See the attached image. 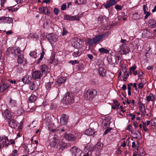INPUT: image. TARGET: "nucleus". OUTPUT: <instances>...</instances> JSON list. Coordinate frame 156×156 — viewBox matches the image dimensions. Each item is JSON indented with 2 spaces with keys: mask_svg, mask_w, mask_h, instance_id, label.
<instances>
[{
  "mask_svg": "<svg viewBox=\"0 0 156 156\" xmlns=\"http://www.w3.org/2000/svg\"><path fill=\"white\" fill-rule=\"evenodd\" d=\"M82 16V15H77L74 16H71L72 20L79 21L80 20V18Z\"/></svg>",
  "mask_w": 156,
  "mask_h": 156,
  "instance_id": "nucleus-30",
  "label": "nucleus"
},
{
  "mask_svg": "<svg viewBox=\"0 0 156 156\" xmlns=\"http://www.w3.org/2000/svg\"><path fill=\"white\" fill-rule=\"evenodd\" d=\"M17 154V151L16 150L14 149L10 154L9 156H16Z\"/></svg>",
  "mask_w": 156,
  "mask_h": 156,
  "instance_id": "nucleus-43",
  "label": "nucleus"
},
{
  "mask_svg": "<svg viewBox=\"0 0 156 156\" xmlns=\"http://www.w3.org/2000/svg\"><path fill=\"white\" fill-rule=\"evenodd\" d=\"M73 94L71 92L65 94L63 97L62 102L64 104L68 105L74 102Z\"/></svg>",
  "mask_w": 156,
  "mask_h": 156,
  "instance_id": "nucleus-2",
  "label": "nucleus"
},
{
  "mask_svg": "<svg viewBox=\"0 0 156 156\" xmlns=\"http://www.w3.org/2000/svg\"><path fill=\"white\" fill-rule=\"evenodd\" d=\"M75 41H74L75 43V44L74 45V46H76L77 47H80L82 46V45L83 44V41L82 40H75Z\"/></svg>",
  "mask_w": 156,
  "mask_h": 156,
  "instance_id": "nucleus-27",
  "label": "nucleus"
},
{
  "mask_svg": "<svg viewBox=\"0 0 156 156\" xmlns=\"http://www.w3.org/2000/svg\"><path fill=\"white\" fill-rule=\"evenodd\" d=\"M66 78L65 77H61L58 78L57 81V83L58 85L64 83L65 82Z\"/></svg>",
  "mask_w": 156,
  "mask_h": 156,
  "instance_id": "nucleus-25",
  "label": "nucleus"
},
{
  "mask_svg": "<svg viewBox=\"0 0 156 156\" xmlns=\"http://www.w3.org/2000/svg\"><path fill=\"white\" fill-rule=\"evenodd\" d=\"M12 48L9 47L7 49V54L8 55L10 54H12Z\"/></svg>",
  "mask_w": 156,
  "mask_h": 156,
  "instance_id": "nucleus-54",
  "label": "nucleus"
},
{
  "mask_svg": "<svg viewBox=\"0 0 156 156\" xmlns=\"http://www.w3.org/2000/svg\"><path fill=\"white\" fill-rule=\"evenodd\" d=\"M52 83L51 82H48L46 84L45 87L47 90H50V89Z\"/></svg>",
  "mask_w": 156,
  "mask_h": 156,
  "instance_id": "nucleus-40",
  "label": "nucleus"
},
{
  "mask_svg": "<svg viewBox=\"0 0 156 156\" xmlns=\"http://www.w3.org/2000/svg\"><path fill=\"white\" fill-rule=\"evenodd\" d=\"M30 88L31 90H36L38 89L36 82H30Z\"/></svg>",
  "mask_w": 156,
  "mask_h": 156,
  "instance_id": "nucleus-19",
  "label": "nucleus"
},
{
  "mask_svg": "<svg viewBox=\"0 0 156 156\" xmlns=\"http://www.w3.org/2000/svg\"><path fill=\"white\" fill-rule=\"evenodd\" d=\"M136 68V65L133 66L129 68L130 73L133 74L134 75H136L137 74V72L135 70Z\"/></svg>",
  "mask_w": 156,
  "mask_h": 156,
  "instance_id": "nucleus-26",
  "label": "nucleus"
},
{
  "mask_svg": "<svg viewBox=\"0 0 156 156\" xmlns=\"http://www.w3.org/2000/svg\"><path fill=\"white\" fill-rule=\"evenodd\" d=\"M113 103L115 105L118 107L120 105V104L119 103L117 100H113Z\"/></svg>",
  "mask_w": 156,
  "mask_h": 156,
  "instance_id": "nucleus-49",
  "label": "nucleus"
},
{
  "mask_svg": "<svg viewBox=\"0 0 156 156\" xmlns=\"http://www.w3.org/2000/svg\"><path fill=\"white\" fill-rule=\"evenodd\" d=\"M148 25L151 28L156 27V21L152 19H150L148 21Z\"/></svg>",
  "mask_w": 156,
  "mask_h": 156,
  "instance_id": "nucleus-18",
  "label": "nucleus"
},
{
  "mask_svg": "<svg viewBox=\"0 0 156 156\" xmlns=\"http://www.w3.org/2000/svg\"><path fill=\"white\" fill-rule=\"evenodd\" d=\"M72 155L73 156H80L81 153V151L79 149L73 147Z\"/></svg>",
  "mask_w": 156,
  "mask_h": 156,
  "instance_id": "nucleus-11",
  "label": "nucleus"
},
{
  "mask_svg": "<svg viewBox=\"0 0 156 156\" xmlns=\"http://www.w3.org/2000/svg\"><path fill=\"white\" fill-rule=\"evenodd\" d=\"M67 33H68V31L66 30V29H65V27H63L62 35H65L67 34Z\"/></svg>",
  "mask_w": 156,
  "mask_h": 156,
  "instance_id": "nucleus-59",
  "label": "nucleus"
},
{
  "mask_svg": "<svg viewBox=\"0 0 156 156\" xmlns=\"http://www.w3.org/2000/svg\"><path fill=\"white\" fill-rule=\"evenodd\" d=\"M139 108L142 114L145 115L146 114V110L145 108L144 104L142 102H139Z\"/></svg>",
  "mask_w": 156,
  "mask_h": 156,
  "instance_id": "nucleus-16",
  "label": "nucleus"
},
{
  "mask_svg": "<svg viewBox=\"0 0 156 156\" xmlns=\"http://www.w3.org/2000/svg\"><path fill=\"white\" fill-rule=\"evenodd\" d=\"M81 52L80 51V50L78 48H75L72 54V55L74 57H77L79 56L81 54Z\"/></svg>",
  "mask_w": 156,
  "mask_h": 156,
  "instance_id": "nucleus-17",
  "label": "nucleus"
},
{
  "mask_svg": "<svg viewBox=\"0 0 156 156\" xmlns=\"http://www.w3.org/2000/svg\"><path fill=\"white\" fill-rule=\"evenodd\" d=\"M97 94V91L95 89H90L85 91L84 94L85 98L89 100H91Z\"/></svg>",
  "mask_w": 156,
  "mask_h": 156,
  "instance_id": "nucleus-3",
  "label": "nucleus"
},
{
  "mask_svg": "<svg viewBox=\"0 0 156 156\" xmlns=\"http://www.w3.org/2000/svg\"><path fill=\"white\" fill-rule=\"evenodd\" d=\"M143 9L144 10V13L147 12L148 10V9L146 5H144L143 6Z\"/></svg>",
  "mask_w": 156,
  "mask_h": 156,
  "instance_id": "nucleus-56",
  "label": "nucleus"
},
{
  "mask_svg": "<svg viewBox=\"0 0 156 156\" xmlns=\"http://www.w3.org/2000/svg\"><path fill=\"white\" fill-rule=\"evenodd\" d=\"M98 73L99 75L102 77H104L106 76V70L103 68H100L98 70Z\"/></svg>",
  "mask_w": 156,
  "mask_h": 156,
  "instance_id": "nucleus-20",
  "label": "nucleus"
},
{
  "mask_svg": "<svg viewBox=\"0 0 156 156\" xmlns=\"http://www.w3.org/2000/svg\"><path fill=\"white\" fill-rule=\"evenodd\" d=\"M132 147L133 148H134L135 149H137L139 147L138 142L137 141L133 142L132 143Z\"/></svg>",
  "mask_w": 156,
  "mask_h": 156,
  "instance_id": "nucleus-31",
  "label": "nucleus"
},
{
  "mask_svg": "<svg viewBox=\"0 0 156 156\" xmlns=\"http://www.w3.org/2000/svg\"><path fill=\"white\" fill-rule=\"evenodd\" d=\"M15 50L16 52V54H19L21 53V51L20 50L19 47H15Z\"/></svg>",
  "mask_w": 156,
  "mask_h": 156,
  "instance_id": "nucleus-53",
  "label": "nucleus"
},
{
  "mask_svg": "<svg viewBox=\"0 0 156 156\" xmlns=\"http://www.w3.org/2000/svg\"><path fill=\"white\" fill-rule=\"evenodd\" d=\"M45 54V52L44 51H42L41 53V55L40 57L38 59V63H39L40 61L42 60V58H43L44 56V55Z\"/></svg>",
  "mask_w": 156,
  "mask_h": 156,
  "instance_id": "nucleus-41",
  "label": "nucleus"
},
{
  "mask_svg": "<svg viewBox=\"0 0 156 156\" xmlns=\"http://www.w3.org/2000/svg\"><path fill=\"white\" fill-rule=\"evenodd\" d=\"M155 96L152 93H151L146 97V100L148 102L153 101L154 100Z\"/></svg>",
  "mask_w": 156,
  "mask_h": 156,
  "instance_id": "nucleus-23",
  "label": "nucleus"
},
{
  "mask_svg": "<svg viewBox=\"0 0 156 156\" xmlns=\"http://www.w3.org/2000/svg\"><path fill=\"white\" fill-rule=\"evenodd\" d=\"M28 80V78L27 75L25 76L22 79V81L24 83H26Z\"/></svg>",
  "mask_w": 156,
  "mask_h": 156,
  "instance_id": "nucleus-46",
  "label": "nucleus"
},
{
  "mask_svg": "<svg viewBox=\"0 0 156 156\" xmlns=\"http://www.w3.org/2000/svg\"><path fill=\"white\" fill-rule=\"evenodd\" d=\"M81 134L80 133L76 134L75 136L72 134H66L64 136V138L68 141H74L77 139L81 138Z\"/></svg>",
  "mask_w": 156,
  "mask_h": 156,
  "instance_id": "nucleus-4",
  "label": "nucleus"
},
{
  "mask_svg": "<svg viewBox=\"0 0 156 156\" xmlns=\"http://www.w3.org/2000/svg\"><path fill=\"white\" fill-rule=\"evenodd\" d=\"M37 53L35 51L31 52L30 53V56L34 58H36L37 57Z\"/></svg>",
  "mask_w": 156,
  "mask_h": 156,
  "instance_id": "nucleus-36",
  "label": "nucleus"
},
{
  "mask_svg": "<svg viewBox=\"0 0 156 156\" xmlns=\"http://www.w3.org/2000/svg\"><path fill=\"white\" fill-rule=\"evenodd\" d=\"M28 38H38V37L36 35V34H30L28 36Z\"/></svg>",
  "mask_w": 156,
  "mask_h": 156,
  "instance_id": "nucleus-37",
  "label": "nucleus"
},
{
  "mask_svg": "<svg viewBox=\"0 0 156 156\" xmlns=\"http://www.w3.org/2000/svg\"><path fill=\"white\" fill-rule=\"evenodd\" d=\"M64 18L65 20L72 21L71 16L66 15L64 16Z\"/></svg>",
  "mask_w": 156,
  "mask_h": 156,
  "instance_id": "nucleus-45",
  "label": "nucleus"
},
{
  "mask_svg": "<svg viewBox=\"0 0 156 156\" xmlns=\"http://www.w3.org/2000/svg\"><path fill=\"white\" fill-rule=\"evenodd\" d=\"M95 133V131L94 129L90 128L87 129L85 132V134L88 136H93Z\"/></svg>",
  "mask_w": 156,
  "mask_h": 156,
  "instance_id": "nucleus-21",
  "label": "nucleus"
},
{
  "mask_svg": "<svg viewBox=\"0 0 156 156\" xmlns=\"http://www.w3.org/2000/svg\"><path fill=\"white\" fill-rule=\"evenodd\" d=\"M50 13L48 11V8L46 7H43V11L42 12V14H49Z\"/></svg>",
  "mask_w": 156,
  "mask_h": 156,
  "instance_id": "nucleus-35",
  "label": "nucleus"
},
{
  "mask_svg": "<svg viewBox=\"0 0 156 156\" xmlns=\"http://www.w3.org/2000/svg\"><path fill=\"white\" fill-rule=\"evenodd\" d=\"M9 86V85L7 83H5L1 85L0 87V90L1 92H3L6 90Z\"/></svg>",
  "mask_w": 156,
  "mask_h": 156,
  "instance_id": "nucleus-24",
  "label": "nucleus"
},
{
  "mask_svg": "<svg viewBox=\"0 0 156 156\" xmlns=\"http://www.w3.org/2000/svg\"><path fill=\"white\" fill-rule=\"evenodd\" d=\"M144 13L145 15L144 17L145 19H147L150 15V12L148 11L144 12Z\"/></svg>",
  "mask_w": 156,
  "mask_h": 156,
  "instance_id": "nucleus-47",
  "label": "nucleus"
},
{
  "mask_svg": "<svg viewBox=\"0 0 156 156\" xmlns=\"http://www.w3.org/2000/svg\"><path fill=\"white\" fill-rule=\"evenodd\" d=\"M66 4H63L61 6V10H65L66 8Z\"/></svg>",
  "mask_w": 156,
  "mask_h": 156,
  "instance_id": "nucleus-62",
  "label": "nucleus"
},
{
  "mask_svg": "<svg viewBox=\"0 0 156 156\" xmlns=\"http://www.w3.org/2000/svg\"><path fill=\"white\" fill-rule=\"evenodd\" d=\"M18 124L17 122L14 119H12L8 122L9 126L12 128L15 129L17 127Z\"/></svg>",
  "mask_w": 156,
  "mask_h": 156,
  "instance_id": "nucleus-12",
  "label": "nucleus"
},
{
  "mask_svg": "<svg viewBox=\"0 0 156 156\" xmlns=\"http://www.w3.org/2000/svg\"><path fill=\"white\" fill-rule=\"evenodd\" d=\"M150 121H147L145 123H143V126L147 127L150 124Z\"/></svg>",
  "mask_w": 156,
  "mask_h": 156,
  "instance_id": "nucleus-55",
  "label": "nucleus"
},
{
  "mask_svg": "<svg viewBox=\"0 0 156 156\" xmlns=\"http://www.w3.org/2000/svg\"><path fill=\"white\" fill-rule=\"evenodd\" d=\"M115 8L117 10H121L122 9V7L118 5H116L115 6Z\"/></svg>",
  "mask_w": 156,
  "mask_h": 156,
  "instance_id": "nucleus-50",
  "label": "nucleus"
},
{
  "mask_svg": "<svg viewBox=\"0 0 156 156\" xmlns=\"http://www.w3.org/2000/svg\"><path fill=\"white\" fill-rule=\"evenodd\" d=\"M69 63H71L72 65H75V64H78V62H77L76 60H71V61H70L69 62Z\"/></svg>",
  "mask_w": 156,
  "mask_h": 156,
  "instance_id": "nucleus-52",
  "label": "nucleus"
},
{
  "mask_svg": "<svg viewBox=\"0 0 156 156\" xmlns=\"http://www.w3.org/2000/svg\"><path fill=\"white\" fill-rule=\"evenodd\" d=\"M98 20L100 21L101 24H102L103 23V16H100L98 18Z\"/></svg>",
  "mask_w": 156,
  "mask_h": 156,
  "instance_id": "nucleus-51",
  "label": "nucleus"
},
{
  "mask_svg": "<svg viewBox=\"0 0 156 156\" xmlns=\"http://www.w3.org/2000/svg\"><path fill=\"white\" fill-rule=\"evenodd\" d=\"M146 80L144 78H142V82L139 83L138 84V88H139L142 89L144 86V85L145 83Z\"/></svg>",
  "mask_w": 156,
  "mask_h": 156,
  "instance_id": "nucleus-29",
  "label": "nucleus"
},
{
  "mask_svg": "<svg viewBox=\"0 0 156 156\" xmlns=\"http://www.w3.org/2000/svg\"><path fill=\"white\" fill-rule=\"evenodd\" d=\"M54 11L55 15H57L58 14L59 11L58 8H55L54 9Z\"/></svg>",
  "mask_w": 156,
  "mask_h": 156,
  "instance_id": "nucleus-58",
  "label": "nucleus"
},
{
  "mask_svg": "<svg viewBox=\"0 0 156 156\" xmlns=\"http://www.w3.org/2000/svg\"><path fill=\"white\" fill-rule=\"evenodd\" d=\"M132 126L131 125H129L127 127L126 129L132 132Z\"/></svg>",
  "mask_w": 156,
  "mask_h": 156,
  "instance_id": "nucleus-63",
  "label": "nucleus"
},
{
  "mask_svg": "<svg viewBox=\"0 0 156 156\" xmlns=\"http://www.w3.org/2000/svg\"><path fill=\"white\" fill-rule=\"evenodd\" d=\"M98 51L101 53L107 54L109 52V51L108 50L104 48H99Z\"/></svg>",
  "mask_w": 156,
  "mask_h": 156,
  "instance_id": "nucleus-33",
  "label": "nucleus"
},
{
  "mask_svg": "<svg viewBox=\"0 0 156 156\" xmlns=\"http://www.w3.org/2000/svg\"><path fill=\"white\" fill-rule=\"evenodd\" d=\"M12 54L15 55L16 54V52L15 50V47L12 48Z\"/></svg>",
  "mask_w": 156,
  "mask_h": 156,
  "instance_id": "nucleus-61",
  "label": "nucleus"
},
{
  "mask_svg": "<svg viewBox=\"0 0 156 156\" xmlns=\"http://www.w3.org/2000/svg\"><path fill=\"white\" fill-rule=\"evenodd\" d=\"M40 69L42 72V74L46 73L49 72V68L47 65L44 64L40 67Z\"/></svg>",
  "mask_w": 156,
  "mask_h": 156,
  "instance_id": "nucleus-15",
  "label": "nucleus"
},
{
  "mask_svg": "<svg viewBox=\"0 0 156 156\" xmlns=\"http://www.w3.org/2000/svg\"><path fill=\"white\" fill-rule=\"evenodd\" d=\"M52 147L56 146L59 151H62L66 147V144L60 141L59 136L55 134L53 138V141L51 143Z\"/></svg>",
  "mask_w": 156,
  "mask_h": 156,
  "instance_id": "nucleus-1",
  "label": "nucleus"
},
{
  "mask_svg": "<svg viewBox=\"0 0 156 156\" xmlns=\"http://www.w3.org/2000/svg\"><path fill=\"white\" fill-rule=\"evenodd\" d=\"M48 41L50 42L52 45L55 42H56V40H48Z\"/></svg>",
  "mask_w": 156,
  "mask_h": 156,
  "instance_id": "nucleus-60",
  "label": "nucleus"
},
{
  "mask_svg": "<svg viewBox=\"0 0 156 156\" xmlns=\"http://www.w3.org/2000/svg\"><path fill=\"white\" fill-rule=\"evenodd\" d=\"M24 60V58L23 56L21 55H18L17 61L19 64H21Z\"/></svg>",
  "mask_w": 156,
  "mask_h": 156,
  "instance_id": "nucleus-32",
  "label": "nucleus"
},
{
  "mask_svg": "<svg viewBox=\"0 0 156 156\" xmlns=\"http://www.w3.org/2000/svg\"><path fill=\"white\" fill-rule=\"evenodd\" d=\"M0 141L2 142L3 147H7L9 145V141L7 136H3L0 137Z\"/></svg>",
  "mask_w": 156,
  "mask_h": 156,
  "instance_id": "nucleus-5",
  "label": "nucleus"
},
{
  "mask_svg": "<svg viewBox=\"0 0 156 156\" xmlns=\"http://www.w3.org/2000/svg\"><path fill=\"white\" fill-rule=\"evenodd\" d=\"M37 99V97L35 95L32 94L28 98V101L30 103L34 102Z\"/></svg>",
  "mask_w": 156,
  "mask_h": 156,
  "instance_id": "nucleus-28",
  "label": "nucleus"
},
{
  "mask_svg": "<svg viewBox=\"0 0 156 156\" xmlns=\"http://www.w3.org/2000/svg\"><path fill=\"white\" fill-rule=\"evenodd\" d=\"M96 41H94V40H88L87 43L90 45H92Z\"/></svg>",
  "mask_w": 156,
  "mask_h": 156,
  "instance_id": "nucleus-44",
  "label": "nucleus"
},
{
  "mask_svg": "<svg viewBox=\"0 0 156 156\" xmlns=\"http://www.w3.org/2000/svg\"><path fill=\"white\" fill-rule=\"evenodd\" d=\"M133 18L135 20L138 19L139 18V16L138 15L137 12H135V13L133 14L132 16Z\"/></svg>",
  "mask_w": 156,
  "mask_h": 156,
  "instance_id": "nucleus-39",
  "label": "nucleus"
},
{
  "mask_svg": "<svg viewBox=\"0 0 156 156\" xmlns=\"http://www.w3.org/2000/svg\"><path fill=\"white\" fill-rule=\"evenodd\" d=\"M112 128H107L105 131L104 133V135L106 134L108 132H109L111 130H112Z\"/></svg>",
  "mask_w": 156,
  "mask_h": 156,
  "instance_id": "nucleus-57",
  "label": "nucleus"
},
{
  "mask_svg": "<svg viewBox=\"0 0 156 156\" xmlns=\"http://www.w3.org/2000/svg\"><path fill=\"white\" fill-rule=\"evenodd\" d=\"M103 146V144H102L100 143H98L95 146V147L97 148V150L101 149Z\"/></svg>",
  "mask_w": 156,
  "mask_h": 156,
  "instance_id": "nucleus-42",
  "label": "nucleus"
},
{
  "mask_svg": "<svg viewBox=\"0 0 156 156\" xmlns=\"http://www.w3.org/2000/svg\"><path fill=\"white\" fill-rule=\"evenodd\" d=\"M68 116L67 115L63 114L61 116L60 122L62 125H66L67 123L68 120Z\"/></svg>",
  "mask_w": 156,
  "mask_h": 156,
  "instance_id": "nucleus-8",
  "label": "nucleus"
},
{
  "mask_svg": "<svg viewBox=\"0 0 156 156\" xmlns=\"http://www.w3.org/2000/svg\"><path fill=\"white\" fill-rule=\"evenodd\" d=\"M13 21L12 18L9 17L2 16L0 18V23H10Z\"/></svg>",
  "mask_w": 156,
  "mask_h": 156,
  "instance_id": "nucleus-6",
  "label": "nucleus"
},
{
  "mask_svg": "<svg viewBox=\"0 0 156 156\" xmlns=\"http://www.w3.org/2000/svg\"><path fill=\"white\" fill-rule=\"evenodd\" d=\"M54 58H49L48 60V61L49 64H51L54 62H53Z\"/></svg>",
  "mask_w": 156,
  "mask_h": 156,
  "instance_id": "nucleus-64",
  "label": "nucleus"
},
{
  "mask_svg": "<svg viewBox=\"0 0 156 156\" xmlns=\"http://www.w3.org/2000/svg\"><path fill=\"white\" fill-rule=\"evenodd\" d=\"M86 2V0H76L75 1V2L76 4L79 5L85 4Z\"/></svg>",
  "mask_w": 156,
  "mask_h": 156,
  "instance_id": "nucleus-34",
  "label": "nucleus"
},
{
  "mask_svg": "<svg viewBox=\"0 0 156 156\" xmlns=\"http://www.w3.org/2000/svg\"><path fill=\"white\" fill-rule=\"evenodd\" d=\"M8 104L9 107L10 108L16 107L17 105L16 101L12 99L11 97H9L8 98Z\"/></svg>",
  "mask_w": 156,
  "mask_h": 156,
  "instance_id": "nucleus-9",
  "label": "nucleus"
},
{
  "mask_svg": "<svg viewBox=\"0 0 156 156\" xmlns=\"http://www.w3.org/2000/svg\"><path fill=\"white\" fill-rule=\"evenodd\" d=\"M115 0H109L107 3L104 5V6L106 9L109 8L117 3Z\"/></svg>",
  "mask_w": 156,
  "mask_h": 156,
  "instance_id": "nucleus-14",
  "label": "nucleus"
},
{
  "mask_svg": "<svg viewBox=\"0 0 156 156\" xmlns=\"http://www.w3.org/2000/svg\"><path fill=\"white\" fill-rule=\"evenodd\" d=\"M151 125L152 126L156 125V118L152 119L151 120Z\"/></svg>",
  "mask_w": 156,
  "mask_h": 156,
  "instance_id": "nucleus-48",
  "label": "nucleus"
},
{
  "mask_svg": "<svg viewBox=\"0 0 156 156\" xmlns=\"http://www.w3.org/2000/svg\"><path fill=\"white\" fill-rule=\"evenodd\" d=\"M109 34V31H107L106 33L98 36L95 37V39H101L103 38H108L107 36Z\"/></svg>",
  "mask_w": 156,
  "mask_h": 156,
  "instance_id": "nucleus-22",
  "label": "nucleus"
},
{
  "mask_svg": "<svg viewBox=\"0 0 156 156\" xmlns=\"http://www.w3.org/2000/svg\"><path fill=\"white\" fill-rule=\"evenodd\" d=\"M42 76V74L39 71H35L32 73L33 78L34 79H40Z\"/></svg>",
  "mask_w": 156,
  "mask_h": 156,
  "instance_id": "nucleus-10",
  "label": "nucleus"
},
{
  "mask_svg": "<svg viewBox=\"0 0 156 156\" xmlns=\"http://www.w3.org/2000/svg\"><path fill=\"white\" fill-rule=\"evenodd\" d=\"M138 133H135L134 134V136L137 138H140L141 137V133L140 132L138 131Z\"/></svg>",
  "mask_w": 156,
  "mask_h": 156,
  "instance_id": "nucleus-38",
  "label": "nucleus"
},
{
  "mask_svg": "<svg viewBox=\"0 0 156 156\" xmlns=\"http://www.w3.org/2000/svg\"><path fill=\"white\" fill-rule=\"evenodd\" d=\"M2 111L3 116L5 119H8L10 120L12 119V115L8 109L5 110H2Z\"/></svg>",
  "mask_w": 156,
  "mask_h": 156,
  "instance_id": "nucleus-7",
  "label": "nucleus"
},
{
  "mask_svg": "<svg viewBox=\"0 0 156 156\" xmlns=\"http://www.w3.org/2000/svg\"><path fill=\"white\" fill-rule=\"evenodd\" d=\"M121 50L122 51L123 54L126 55L129 51V48L125 44H123L120 46Z\"/></svg>",
  "mask_w": 156,
  "mask_h": 156,
  "instance_id": "nucleus-13",
  "label": "nucleus"
}]
</instances>
